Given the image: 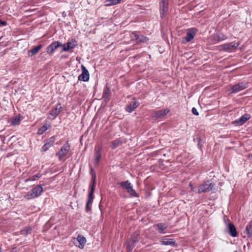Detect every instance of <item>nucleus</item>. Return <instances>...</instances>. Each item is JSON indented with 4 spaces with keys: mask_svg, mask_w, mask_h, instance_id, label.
<instances>
[{
    "mask_svg": "<svg viewBox=\"0 0 252 252\" xmlns=\"http://www.w3.org/2000/svg\"><path fill=\"white\" fill-rule=\"evenodd\" d=\"M48 127L47 125H44L40 128H38L37 131V134L38 135L42 134L45 131L48 129Z\"/></svg>",
    "mask_w": 252,
    "mask_h": 252,
    "instance_id": "29",
    "label": "nucleus"
},
{
    "mask_svg": "<svg viewBox=\"0 0 252 252\" xmlns=\"http://www.w3.org/2000/svg\"><path fill=\"white\" fill-rule=\"evenodd\" d=\"M227 229L228 233L231 236L233 237L237 236L238 233L236 230V228L233 223L231 222L229 223L227 225Z\"/></svg>",
    "mask_w": 252,
    "mask_h": 252,
    "instance_id": "16",
    "label": "nucleus"
},
{
    "mask_svg": "<svg viewBox=\"0 0 252 252\" xmlns=\"http://www.w3.org/2000/svg\"><path fill=\"white\" fill-rule=\"evenodd\" d=\"M244 234H246L248 237H251L252 235V220L250 221L247 225Z\"/></svg>",
    "mask_w": 252,
    "mask_h": 252,
    "instance_id": "23",
    "label": "nucleus"
},
{
    "mask_svg": "<svg viewBox=\"0 0 252 252\" xmlns=\"http://www.w3.org/2000/svg\"><path fill=\"white\" fill-rule=\"evenodd\" d=\"M1 38H2L1 37H0V40H1Z\"/></svg>",
    "mask_w": 252,
    "mask_h": 252,
    "instance_id": "45",
    "label": "nucleus"
},
{
    "mask_svg": "<svg viewBox=\"0 0 252 252\" xmlns=\"http://www.w3.org/2000/svg\"><path fill=\"white\" fill-rule=\"evenodd\" d=\"M138 104L134 99L129 104L128 106L126 108V111L129 113L132 112L136 107H137Z\"/></svg>",
    "mask_w": 252,
    "mask_h": 252,
    "instance_id": "24",
    "label": "nucleus"
},
{
    "mask_svg": "<svg viewBox=\"0 0 252 252\" xmlns=\"http://www.w3.org/2000/svg\"><path fill=\"white\" fill-rule=\"evenodd\" d=\"M217 41L218 42L222 41L226 39V36L221 33H218L217 34Z\"/></svg>",
    "mask_w": 252,
    "mask_h": 252,
    "instance_id": "31",
    "label": "nucleus"
},
{
    "mask_svg": "<svg viewBox=\"0 0 252 252\" xmlns=\"http://www.w3.org/2000/svg\"><path fill=\"white\" fill-rule=\"evenodd\" d=\"M24 198L27 200H30L36 198V197L34 196V194L31 190V191H29L27 193V194L24 196Z\"/></svg>",
    "mask_w": 252,
    "mask_h": 252,
    "instance_id": "30",
    "label": "nucleus"
},
{
    "mask_svg": "<svg viewBox=\"0 0 252 252\" xmlns=\"http://www.w3.org/2000/svg\"><path fill=\"white\" fill-rule=\"evenodd\" d=\"M168 0H161L160 2V14L161 17L164 16L168 9Z\"/></svg>",
    "mask_w": 252,
    "mask_h": 252,
    "instance_id": "10",
    "label": "nucleus"
},
{
    "mask_svg": "<svg viewBox=\"0 0 252 252\" xmlns=\"http://www.w3.org/2000/svg\"><path fill=\"white\" fill-rule=\"evenodd\" d=\"M197 30L195 28L189 29L188 30L187 36L184 38L186 42L190 41L196 34Z\"/></svg>",
    "mask_w": 252,
    "mask_h": 252,
    "instance_id": "12",
    "label": "nucleus"
},
{
    "mask_svg": "<svg viewBox=\"0 0 252 252\" xmlns=\"http://www.w3.org/2000/svg\"><path fill=\"white\" fill-rule=\"evenodd\" d=\"M109 132V130L108 129L106 130V131L104 133V134H106V135L105 136V138H109V137H110V135H109L108 133Z\"/></svg>",
    "mask_w": 252,
    "mask_h": 252,
    "instance_id": "40",
    "label": "nucleus"
},
{
    "mask_svg": "<svg viewBox=\"0 0 252 252\" xmlns=\"http://www.w3.org/2000/svg\"><path fill=\"white\" fill-rule=\"evenodd\" d=\"M126 245L127 249L129 252L131 251L135 246L132 243H130L129 240L127 242Z\"/></svg>",
    "mask_w": 252,
    "mask_h": 252,
    "instance_id": "33",
    "label": "nucleus"
},
{
    "mask_svg": "<svg viewBox=\"0 0 252 252\" xmlns=\"http://www.w3.org/2000/svg\"><path fill=\"white\" fill-rule=\"evenodd\" d=\"M61 46H62V44L59 41L53 42L47 47L46 52L48 54H52L55 50Z\"/></svg>",
    "mask_w": 252,
    "mask_h": 252,
    "instance_id": "6",
    "label": "nucleus"
},
{
    "mask_svg": "<svg viewBox=\"0 0 252 252\" xmlns=\"http://www.w3.org/2000/svg\"><path fill=\"white\" fill-rule=\"evenodd\" d=\"M82 73L78 76V80L84 82L89 80V73L86 68L83 65H81Z\"/></svg>",
    "mask_w": 252,
    "mask_h": 252,
    "instance_id": "7",
    "label": "nucleus"
},
{
    "mask_svg": "<svg viewBox=\"0 0 252 252\" xmlns=\"http://www.w3.org/2000/svg\"><path fill=\"white\" fill-rule=\"evenodd\" d=\"M41 177V175L40 174H37L36 175H34L32 176L31 178H29L28 179L26 180V181H35L37 178H39Z\"/></svg>",
    "mask_w": 252,
    "mask_h": 252,
    "instance_id": "32",
    "label": "nucleus"
},
{
    "mask_svg": "<svg viewBox=\"0 0 252 252\" xmlns=\"http://www.w3.org/2000/svg\"><path fill=\"white\" fill-rule=\"evenodd\" d=\"M109 89L108 87V84L106 86V89L103 92V96L105 98V100L107 101L109 100Z\"/></svg>",
    "mask_w": 252,
    "mask_h": 252,
    "instance_id": "28",
    "label": "nucleus"
},
{
    "mask_svg": "<svg viewBox=\"0 0 252 252\" xmlns=\"http://www.w3.org/2000/svg\"><path fill=\"white\" fill-rule=\"evenodd\" d=\"M42 47L43 45L42 44H39L35 47L32 48L29 51L28 56L29 57H32L35 55L42 48Z\"/></svg>",
    "mask_w": 252,
    "mask_h": 252,
    "instance_id": "21",
    "label": "nucleus"
},
{
    "mask_svg": "<svg viewBox=\"0 0 252 252\" xmlns=\"http://www.w3.org/2000/svg\"><path fill=\"white\" fill-rule=\"evenodd\" d=\"M169 110L168 109L157 111L154 112L153 117L157 119L160 118L164 117L166 114L169 113Z\"/></svg>",
    "mask_w": 252,
    "mask_h": 252,
    "instance_id": "18",
    "label": "nucleus"
},
{
    "mask_svg": "<svg viewBox=\"0 0 252 252\" xmlns=\"http://www.w3.org/2000/svg\"><path fill=\"white\" fill-rule=\"evenodd\" d=\"M91 174H92V176L93 177V175H95V173L94 172V171H93V169H92V168H91ZM93 183V180L92 181V183L91 184H92Z\"/></svg>",
    "mask_w": 252,
    "mask_h": 252,
    "instance_id": "42",
    "label": "nucleus"
},
{
    "mask_svg": "<svg viewBox=\"0 0 252 252\" xmlns=\"http://www.w3.org/2000/svg\"><path fill=\"white\" fill-rule=\"evenodd\" d=\"M105 6H110V0H106L105 1Z\"/></svg>",
    "mask_w": 252,
    "mask_h": 252,
    "instance_id": "41",
    "label": "nucleus"
},
{
    "mask_svg": "<svg viewBox=\"0 0 252 252\" xmlns=\"http://www.w3.org/2000/svg\"><path fill=\"white\" fill-rule=\"evenodd\" d=\"M55 140L56 139L55 136H52L49 139H48L44 145L42 147L41 151L46 152L53 145Z\"/></svg>",
    "mask_w": 252,
    "mask_h": 252,
    "instance_id": "9",
    "label": "nucleus"
},
{
    "mask_svg": "<svg viewBox=\"0 0 252 252\" xmlns=\"http://www.w3.org/2000/svg\"><path fill=\"white\" fill-rule=\"evenodd\" d=\"M129 241L130 243H132L135 246V244L138 242V239L137 236H134L131 238Z\"/></svg>",
    "mask_w": 252,
    "mask_h": 252,
    "instance_id": "34",
    "label": "nucleus"
},
{
    "mask_svg": "<svg viewBox=\"0 0 252 252\" xmlns=\"http://www.w3.org/2000/svg\"><path fill=\"white\" fill-rule=\"evenodd\" d=\"M95 188V175H93V183L90 185V190L88 195V201L89 202H93L94 199V192Z\"/></svg>",
    "mask_w": 252,
    "mask_h": 252,
    "instance_id": "8",
    "label": "nucleus"
},
{
    "mask_svg": "<svg viewBox=\"0 0 252 252\" xmlns=\"http://www.w3.org/2000/svg\"><path fill=\"white\" fill-rule=\"evenodd\" d=\"M122 0H111V5L119 3Z\"/></svg>",
    "mask_w": 252,
    "mask_h": 252,
    "instance_id": "36",
    "label": "nucleus"
},
{
    "mask_svg": "<svg viewBox=\"0 0 252 252\" xmlns=\"http://www.w3.org/2000/svg\"><path fill=\"white\" fill-rule=\"evenodd\" d=\"M191 111H192V113H193V114H194V115L198 116L199 115V113H198L197 109L195 107H193L192 108Z\"/></svg>",
    "mask_w": 252,
    "mask_h": 252,
    "instance_id": "37",
    "label": "nucleus"
},
{
    "mask_svg": "<svg viewBox=\"0 0 252 252\" xmlns=\"http://www.w3.org/2000/svg\"><path fill=\"white\" fill-rule=\"evenodd\" d=\"M251 118L249 114H245L242 115L239 119L236 120L234 123L237 126H241L244 124L247 120Z\"/></svg>",
    "mask_w": 252,
    "mask_h": 252,
    "instance_id": "15",
    "label": "nucleus"
},
{
    "mask_svg": "<svg viewBox=\"0 0 252 252\" xmlns=\"http://www.w3.org/2000/svg\"><path fill=\"white\" fill-rule=\"evenodd\" d=\"M162 245H170V246H174L175 244V242L173 239L171 238H165L163 239L161 241V243Z\"/></svg>",
    "mask_w": 252,
    "mask_h": 252,
    "instance_id": "25",
    "label": "nucleus"
},
{
    "mask_svg": "<svg viewBox=\"0 0 252 252\" xmlns=\"http://www.w3.org/2000/svg\"><path fill=\"white\" fill-rule=\"evenodd\" d=\"M86 242V238L83 236L79 235L77 237L74 243L79 248L83 249Z\"/></svg>",
    "mask_w": 252,
    "mask_h": 252,
    "instance_id": "13",
    "label": "nucleus"
},
{
    "mask_svg": "<svg viewBox=\"0 0 252 252\" xmlns=\"http://www.w3.org/2000/svg\"><path fill=\"white\" fill-rule=\"evenodd\" d=\"M69 151L70 146L68 141H66L58 152L56 153V156L58 158L59 160L61 161L62 159L67 155Z\"/></svg>",
    "mask_w": 252,
    "mask_h": 252,
    "instance_id": "2",
    "label": "nucleus"
},
{
    "mask_svg": "<svg viewBox=\"0 0 252 252\" xmlns=\"http://www.w3.org/2000/svg\"><path fill=\"white\" fill-rule=\"evenodd\" d=\"M102 147L100 145H97L95 147L94 150H95V164H97L100 159L101 158V154L100 151L101 150Z\"/></svg>",
    "mask_w": 252,
    "mask_h": 252,
    "instance_id": "17",
    "label": "nucleus"
},
{
    "mask_svg": "<svg viewBox=\"0 0 252 252\" xmlns=\"http://www.w3.org/2000/svg\"><path fill=\"white\" fill-rule=\"evenodd\" d=\"M62 109L61 104L59 103L54 109L51 110L50 115L53 116L54 118H56L59 114Z\"/></svg>",
    "mask_w": 252,
    "mask_h": 252,
    "instance_id": "19",
    "label": "nucleus"
},
{
    "mask_svg": "<svg viewBox=\"0 0 252 252\" xmlns=\"http://www.w3.org/2000/svg\"><path fill=\"white\" fill-rule=\"evenodd\" d=\"M239 45V42L233 41L230 43L221 44L219 46V48L220 50L221 51L230 53L235 51Z\"/></svg>",
    "mask_w": 252,
    "mask_h": 252,
    "instance_id": "1",
    "label": "nucleus"
},
{
    "mask_svg": "<svg viewBox=\"0 0 252 252\" xmlns=\"http://www.w3.org/2000/svg\"><path fill=\"white\" fill-rule=\"evenodd\" d=\"M0 25L2 26H6L7 25V23L6 21H2L0 19Z\"/></svg>",
    "mask_w": 252,
    "mask_h": 252,
    "instance_id": "39",
    "label": "nucleus"
},
{
    "mask_svg": "<svg viewBox=\"0 0 252 252\" xmlns=\"http://www.w3.org/2000/svg\"><path fill=\"white\" fill-rule=\"evenodd\" d=\"M154 228H158V232L160 234H164V230L167 227V225L164 223H159L154 225Z\"/></svg>",
    "mask_w": 252,
    "mask_h": 252,
    "instance_id": "20",
    "label": "nucleus"
},
{
    "mask_svg": "<svg viewBox=\"0 0 252 252\" xmlns=\"http://www.w3.org/2000/svg\"><path fill=\"white\" fill-rule=\"evenodd\" d=\"M76 46V41L72 40L71 41L67 42V43L62 44V50L61 52H66L70 49H73Z\"/></svg>",
    "mask_w": 252,
    "mask_h": 252,
    "instance_id": "11",
    "label": "nucleus"
},
{
    "mask_svg": "<svg viewBox=\"0 0 252 252\" xmlns=\"http://www.w3.org/2000/svg\"><path fill=\"white\" fill-rule=\"evenodd\" d=\"M93 202H89V201L87 200L86 206V211L87 212H90L91 210V206L90 205L92 204Z\"/></svg>",
    "mask_w": 252,
    "mask_h": 252,
    "instance_id": "35",
    "label": "nucleus"
},
{
    "mask_svg": "<svg viewBox=\"0 0 252 252\" xmlns=\"http://www.w3.org/2000/svg\"><path fill=\"white\" fill-rule=\"evenodd\" d=\"M121 186L126 189L128 193L132 196H137V194L134 189H133L131 184L128 181L122 182L120 183Z\"/></svg>",
    "mask_w": 252,
    "mask_h": 252,
    "instance_id": "4",
    "label": "nucleus"
},
{
    "mask_svg": "<svg viewBox=\"0 0 252 252\" xmlns=\"http://www.w3.org/2000/svg\"><path fill=\"white\" fill-rule=\"evenodd\" d=\"M21 121V119L20 117L18 116L15 117L11 120V125L12 126H17L18 125Z\"/></svg>",
    "mask_w": 252,
    "mask_h": 252,
    "instance_id": "27",
    "label": "nucleus"
},
{
    "mask_svg": "<svg viewBox=\"0 0 252 252\" xmlns=\"http://www.w3.org/2000/svg\"><path fill=\"white\" fill-rule=\"evenodd\" d=\"M248 87V83L245 82H240L232 86L231 88V93H237L241 91L244 90Z\"/></svg>",
    "mask_w": 252,
    "mask_h": 252,
    "instance_id": "5",
    "label": "nucleus"
},
{
    "mask_svg": "<svg viewBox=\"0 0 252 252\" xmlns=\"http://www.w3.org/2000/svg\"><path fill=\"white\" fill-rule=\"evenodd\" d=\"M32 231V228L31 226H26L21 230L20 233L23 236H27L29 234H31Z\"/></svg>",
    "mask_w": 252,
    "mask_h": 252,
    "instance_id": "26",
    "label": "nucleus"
},
{
    "mask_svg": "<svg viewBox=\"0 0 252 252\" xmlns=\"http://www.w3.org/2000/svg\"><path fill=\"white\" fill-rule=\"evenodd\" d=\"M189 186L191 187V189L192 191H194V188L192 186L191 183L189 184Z\"/></svg>",
    "mask_w": 252,
    "mask_h": 252,
    "instance_id": "43",
    "label": "nucleus"
},
{
    "mask_svg": "<svg viewBox=\"0 0 252 252\" xmlns=\"http://www.w3.org/2000/svg\"><path fill=\"white\" fill-rule=\"evenodd\" d=\"M215 189L214 185L210 183V182L208 181L198 187V190L197 192L198 193H201L204 192H208Z\"/></svg>",
    "mask_w": 252,
    "mask_h": 252,
    "instance_id": "3",
    "label": "nucleus"
},
{
    "mask_svg": "<svg viewBox=\"0 0 252 252\" xmlns=\"http://www.w3.org/2000/svg\"><path fill=\"white\" fill-rule=\"evenodd\" d=\"M10 252H16V250L15 248H13Z\"/></svg>",
    "mask_w": 252,
    "mask_h": 252,
    "instance_id": "44",
    "label": "nucleus"
},
{
    "mask_svg": "<svg viewBox=\"0 0 252 252\" xmlns=\"http://www.w3.org/2000/svg\"><path fill=\"white\" fill-rule=\"evenodd\" d=\"M32 191L34 194V196H35L36 197H38L40 195L41 192L43 191L42 185H37L32 189Z\"/></svg>",
    "mask_w": 252,
    "mask_h": 252,
    "instance_id": "22",
    "label": "nucleus"
},
{
    "mask_svg": "<svg viewBox=\"0 0 252 252\" xmlns=\"http://www.w3.org/2000/svg\"><path fill=\"white\" fill-rule=\"evenodd\" d=\"M131 37L134 39L137 42H146L148 38L141 34H137L135 32H132Z\"/></svg>",
    "mask_w": 252,
    "mask_h": 252,
    "instance_id": "14",
    "label": "nucleus"
},
{
    "mask_svg": "<svg viewBox=\"0 0 252 252\" xmlns=\"http://www.w3.org/2000/svg\"><path fill=\"white\" fill-rule=\"evenodd\" d=\"M119 141H114L113 142H112V144H113V148H115L117 145H118L119 144Z\"/></svg>",
    "mask_w": 252,
    "mask_h": 252,
    "instance_id": "38",
    "label": "nucleus"
},
{
    "mask_svg": "<svg viewBox=\"0 0 252 252\" xmlns=\"http://www.w3.org/2000/svg\"><path fill=\"white\" fill-rule=\"evenodd\" d=\"M0 252H1V249L0 248Z\"/></svg>",
    "mask_w": 252,
    "mask_h": 252,
    "instance_id": "46",
    "label": "nucleus"
}]
</instances>
